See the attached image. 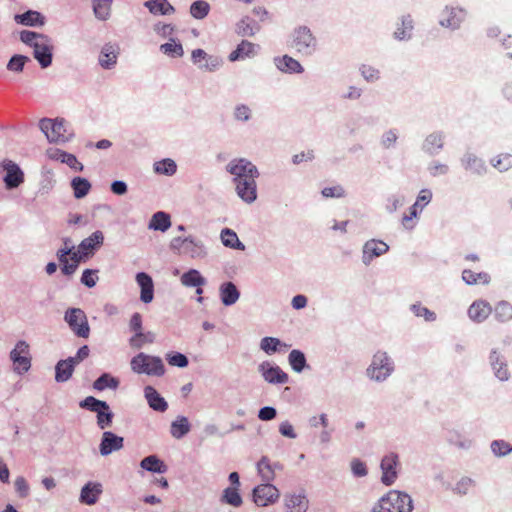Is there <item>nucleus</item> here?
I'll return each mask as SVG.
<instances>
[{
	"mask_svg": "<svg viewBox=\"0 0 512 512\" xmlns=\"http://www.w3.org/2000/svg\"><path fill=\"white\" fill-rule=\"evenodd\" d=\"M412 510V499L407 493L390 490L379 499L373 512H412Z\"/></svg>",
	"mask_w": 512,
	"mask_h": 512,
	"instance_id": "nucleus-1",
	"label": "nucleus"
},
{
	"mask_svg": "<svg viewBox=\"0 0 512 512\" xmlns=\"http://www.w3.org/2000/svg\"><path fill=\"white\" fill-rule=\"evenodd\" d=\"M130 366L132 371L137 374L162 376L165 373V367L160 357L147 355L143 352L131 359Z\"/></svg>",
	"mask_w": 512,
	"mask_h": 512,
	"instance_id": "nucleus-2",
	"label": "nucleus"
},
{
	"mask_svg": "<svg viewBox=\"0 0 512 512\" xmlns=\"http://www.w3.org/2000/svg\"><path fill=\"white\" fill-rule=\"evenodd\" d=\"M292 48L302 55H312L317 48V40L305 26L296 28L292 35Z\"/></svg>",
	"mask_w": 512,
	"mask_h": 512,
	"instance_id": "nucleus-3",
	"label": "nucleus"
},
{
	"mask_svg": "<svg viewBox=\"0 0 512 512\" xmlns=\"http://www.w3.org/2000/svg\"><path fill=\"white\" fill-rule=\"evenodd\" d=\"M64 320L72 332L80 338L87 339L90 335V326L85 312L80 308L66 310Z\"/></svg>",
	"mask_w": 512,
	"mask_h": 512,
	"instance_id": "nucleus-4",
	"label": "nucleus"
},
{
	"mask_svg": "<svg viewBox=\"0 0 512 512\" xmlns=\"http://www.w3.org/2000/svg\"><path fill=\"white\" fill-rule=\"evenodd\" d=\"M170 247L180 255H187L191 258H202L206 255L204 245L191 237H175L171 240Z\"/></svg>",
	"mask_w": 512,
	"mask_h": 512,
	"instance_id": "nucleus-5",
	"label": "nucleus"
},
{
	"mask_svg": "<svg viewBox=\"0 0 512 512\" xmlns=\"http://www.w3.org/2000/svg\"><path fill=\"white\" fill-rule=\"evenodd\" d=\"M39 127L49 142H65L68 140L66 125L63 119L43 118L39 122Z\"/></svg>",
	"mask_w": 512,
	"mask_h": 512,
	"instance_id": "nucleus-6",
	"label": "nucleus"
},
{
	"mask_svg": "<svg viewBox=\"0 0 512 512\" xmlns=\"http://www.w3.org/2000/svg\"><path fill=\"white\" fill-rule=\"evenodd\" d=\"M393 371L390 358L385 352L378 351L374 354L371 365L367 369V374L376 381L385 380Z\"/></svg>",
	"mask_w": 512,
	"mask_h": 512,
	"instance_id": "nucleus-7",
	"label": "nucleus"
},
{
	"mask_svg": "<svg viewBox=\"0 0 512 512\" xmlns=\"http://www.w3.org/2000/svg\"><path fill=\"white\" fill-rule=\"evenodd\" d=\"M0 169L5 172L3 182L7 190L18 188L25 181V175L20 166L10 159L0 162Z\"/></svg>",
	"mask_w": 512,
	"mask_h": 512,
	"instance_id": "nucleus-8",
	"label": "nucleus"
},
{
	"mask_svg": "<svg viewBox=\"0 0 512 512\" xmlns=\"http://www.w3.org/2000/svg\"><path fill=\"white\" fill-rule=\"evenodd\" d=\"M253 501L259 507H266L276 503L280 498L278 488L271 483L257 485L253 489Z\"/></svg>",
	"mask_w": 512,
	"mask_h": 512,
	"instance_id": "nucleus-9",
	"label": "nucleus"
},
{
	"mask_svg": "<svg viewBox=\"0 0 512 512\" xmlns=\"http://www.w3.org/2000/svg\"><path fill=\"white\" fill-rule=\"evenodd\" d=\"M227 171L234 176V183L242 179H249L250 174H253V177L259 176L256 166L244 158L232 160L227 165Z\"/></svg>",
	"mask_w": 512,
	"mask_h": 512,
	"instance_id": "nucleus-10",
	"label": "nucleus"
},
{
	"mask_svg": "<svg viewBox=\"0 0 512 512\" xmlns=\"http://www.w3.org/2000/svg\"><path fill=\"white\" fill-rule=\"evenodd\" d=\"M14 370L18 373L27 372L31 366L29 345L25 341H19L10 353Z\"/></svg>",
	"mask_w": 512,
	"mask_h": 512,
	"instance_id": "nucleus-11",
	"label": "nucleus"
},
{
	"mask_svg": "<svg viewBox=\"0 0 512 512\" xmlns=\"http://www.w3.org/2000/svg\"><path fill=\"white\" fill-rule=\"evenodd\" d=\"M381 482L386 485H392L398 477L399 457L396 453H389L381 460Z\"/></svg>",
	"mask_w": 512,
	"mask_h": 512,
	"instance_id": "nucleus-12",
	"label": "nucleus"
},
{
	"mask_svg": "<svg viewBox=\"0 0 512 512\" xmlns=\"http://www.w3.org/2000/svg\"><path fill=\"white\" fill-rule=\"evenodd\" d=\"M265 381L272 384H284L288 382V375L279 366H273L270 362H262L259 367Z\"/></svg>",
	"mask_w": 512,
	"mask_h": 512,
	"instance_id": "nucleus-13",
	"label": "nucleus"
},
{
	"mask_svg": "<svg viewBox=\"0 0 512 512\" xmlns=\"http://www.w3.org/2000/svg\"><path fill=\"white\" fill-rule=\"evenodd\" d=\"M249 176V179H242L235 183L237 195L246 203H252L257 198V177H253V174Z\"/></svg>",
	"mask_w": 512,
	"mask_h": 512,
	"instance_id": "nucleus-14",
	"label": "nucleus"
},
{
	"mask_svg": "<svg viewBox=\"0 0 512 512\" xmlns=\"http://www.w3.org/2000/svg\"><path fill=\"white\" fill-rule=\"evenodd\" d=\"M33 55L35 59L38 60L42 68L48 67L52 62V46L50 44V40L45 38H40L38 43H35V47L33 48Z\"/></svg>",
	"mask_w": 512,
	"mask_h": 512,
	"instance_id": "nucleus-15",
	"label": "nucleus"
},
{
	"mask_svg": "<svg viewBox=\"0 0 512 512\" xmlns=\"http://www.w3.org/2000/svg\"><path fill=\"white\" fill-rule=\"evenodd\" d=\"M123 443V437L117 436L113 432L106 431L103 433L102 440L100 443V453L103 456H107L114 451L122 449Z\"/></svg>",
	"mask_w": 512,
	"mask_h": 512,
	"instance_id": "nucleus-16",
	"label": "nucleus"
},
{
	"mask_svg": "<svg viewBox=\"0 0 512 512\" xmlns=\"http://www.w3.org/2000/svg\"><path fill=\"white\" fill-rule=\"evenodd\" d=\"M103 242V233L101 231H95L89 237L83 239L78 248L80 249V253L88 258L94 254L96 249L103 245Z\"/></svg>",
	"mask_w": 512,
	"mask_h": 512,
	"instance_id": "nucleus-17",
	"label": "nucleus"
},
{
	"mask_svg": "<svg viewBox=\"0 0 512 512\" xmlns=\"http://www.w3.org/2000/svg\"><path fill=\"white\" fill-rule=\"evenodd\" d=\"M465 17V12L459 8H445L442 12L440 24L447 28H458Z\"/></svg>",
	"mask_w": 512,
	"mask_h": 512,
	"instance_id": "nucleus-18",
	"label": "nucleus"
},
{
	"mask_svg": "<svg viewBox=\"0 0 512 512\" xmlns=\"http://www.w3.org/2000/svg\"><path fill=\"white\" fill-rule=\"evenodd\" d=\"M491 305L484 300L474 301L469 309L468 315L475 322H483L491 314Z\"/></svg>",
	"mask_w": 512,
	"mask_h": 512,
	"instance_id": "nucleus-19",
	"label": "nucleus"
},
{
	"mask_svg": "<svg viewBox=\"0 0 512 512\" xmlns=\"http://www.w3.org/2000/svg\"><path fill=\"white\" fill-rule=\"evenodd\" d=\"M47 154L50 159L60 161L61 163H65L75 171L83 170V165L77 160V158L73 154L67 153L60 149H50L48 150Z\"/></svg>",
	"mask_w": 512,
	"mask_h": 512,
	"instance_id": "nucleus-20",
	"label": "nucleus"
},
{
	"mask_svg": "<svg viewBox=\"0 0 512 512\" xmlns=\"http://www.w3.org/2000/svg\"><path fill=\"white\" fill-rule=\"evenodd\" d=\"M258 46L247 40H242L237 48L229 55V60L235 62L246 58L254 57L257 53Z\"/></svg>",
	"mask_w": 512,
	"mask_h": 512,
	"instance_id": "nucleus-21",
	"label": "nucleus"
},
{
	"mask_svg": "<svg viewBox=\"0 0 512 512\" xmlns=\"http://www.w3.org/2000/svg\"><path fill=\"white\" fill-rule=\"evenodd\" d=\"M136 281L141 287V301L144 303H150L154 297V286L152 278L148 274L140 272L136 275Z\"/></svg>",
	"mask_w": 512,
	"mask_h": 512,
	"instance_id": "nucleus-22",
	"label": "nucleus"
},
{
	"mask_svg": "<svg viewBox=\"0 0 512 512\" xmlns=\"http://www.w3.org/2000/svg\"><path fill=\"white\" fill-rule=\"evenodd\" d=\"M191 57L194 64H197L200 68H205L209 71L216 69L220 65V60L218 58L208 56L203 49L193 50Z\"/></svg>",
	"mask_w": 512,
	"mask_h": 512,
	"instance_id": "nucleus-23",
	"label": "nucleus"
},
{
	"mask_svg": "<svg viewBox=\"0 0 512 512\" xmlns=\"http://www.w3.org/2000/svg\"><path fill=\"white\" fill-rule=\"evenodd\" d=\"M308 500L302 494H289L285 496V512H306L308 509Z\"/></svg>",
	"mask_w": 512,
	"mask_h": 512,
	"instance_id": "nucleus-24",
	"label": "nucleus"
},
{
	"mask_svg": "<svg viewBox=\"0 0 512 512\" xmlns=\"http://www.w3.org/2000/svg\"><path fill=\"white\" fill-rule=\"evenodd\" d=\"M431 197H432V194H431V192L429 190L425 189V190H421L420 191L416 203L410 209L409 215H405L402 218V224H403L404 227H406V228H412L413 227L412 221H413V219L417 215L416 207L418 205L425 206L426 204H428L430 202Z\"/></svg>",
	"mask_w": 512,
	"mask_h": 512,
	"instance_id": "nucleus-25",
	"label": "nucleus"
},
{
	"mask_svg": "<svg viewBox=\"0 0 512 512\" xmlns=\"http://www.w3.org/2000/svg\"><path fill=\"white\" fill-rule=\"evenodd\" d=\"M84 258L87 257L84 256V254L80 253L79 248L77 251H75L74 249L71 250V253H69L68 256L65 257L63 262H60V264L62 265V273L65 275H72L76 271L81 260Z\"/></svg>",
	"mask_w": 512,
	"mask_h": 512,
	"instance_id": "nucleus-26",
	"label": "nucleus"
},
{
	"mask_svg": "<svg viewBox=\"0 0 512 512\" xmlns=\"http://www.w3.org/2000/svg\"><path fill=\"white\" fill-rule=\"evenodd\" d=\"M101 492H102V489H101V485L99 483L89 482L81 490V495H80L81 502H83L87 505H93L96 503Z\"/></svg>",
	"mask_w": 512,
	"mask_h": 512,
	"instance_id": "nucleus-27",
	"label": "nucleus"
},
{
	"mask_svg": "<svg viewBox=\"0 0 512 512\" xmlns=\"http://www.w3.org/2000/svg\"><path fill=\"white\" fill-rule=\"evenodd\" d=\"M144 392L148 404L152 409L160 412H164L167 409V402L152 386L145 387Z\"/></svg>",
	"mask_w": 512,
	"mask_h": 512,
	"instance_id": "nucleus-28",
	"label": "nucleus"
},
{
	"mask_svg": "<svg viewBox=\"0 0 512 512\" xmlns=\"http://www.w3.org/2000/svg\"><path fill=\"white\" fill-rule=\"evenodd\" d=\"M279 466L272 464L268 457L263 456L257 463V471L263 481L270 483L275 479V469Z\"/></svg>",
	"mask_w": 512,
	"mask_h": 512,
	"instance_id": "nucleus-29",
	"label": "nucleus"
},
{
	"mask_svg": "<svg viewBox=\"0 0 512 512\" xmlns=\"http://www.w3.org/2000/svg\"><path fill=\"white\" fill-rule=\"evenodd\" d=\"M75 366L76 365L69 358L66 359V360H60L57 363L56 367H55V371H56L55 379H56V381L57 382H65L68 379H70V377L73 374Z\"/></svg>",
	"mask_w": 512,
	"mask_h": 512,
	"instance_id": "nucleus-30",
	"label": "nucleus"
},
{
	"mask_svg": "<svg viewBox=\"0 0 512 512\" xmlns=\"http://www.w3.org/2000/svg\"><path fill=\"white\" fill-rule=\"evenodd\" d=\"M145 6L152 14L171 15L175 12L168 0H149L145 2Z\"/></svg>",
	"mask_w": 512,
	"mask_h": 512,
	"instance_id": "nucleus-31",
	"label": "nucleus"
},
{
	"mask_svg": "<svg viewBox=\"0 0 512 512\" xmlns=\"http://www.w3.org/2000/svg\"><path fill=\"white\" fill-rule=\"evenodd\" d=\"M220 296L224 305L230 306L239 299V291L232 282L224 283L220 288Z\"/></svg>",
	"mask_w": 512,
	"mask_h": 512,
	"instance_id": "nucleus-32",
	"label": "nucleus"
},
{
	"mask_svg": "<svg viewBox=\"0 0 512 512\" xmlns=\"http://www.w3.org/2000/svg\"><path fill=\"white\" fill-rule=\"evenodd\" d=\"M490 361L496 377L502 381L507 380L509 378L507 364L501 360L500 355L496 351L491 353Z\"/></svg>",
	"mask_w": 512,
	"mask_h": 512,
	"instance_id": "nucleus-33",
	"label": "nucleus"
},
{
	"mask_svg": "<svg viewBox=\"0 0 512 512\" xmlns=\"http://www.w3.org/2000/svg\"><path fill=\"white\" fill-rule=\"evenodd\" d=\"M181 283L186 287H200L206 284V280L198 270L190 269L181 276Z\"/></svg>",
	"mask_w": 512,
	"mask_h": 512,
	"instance_id": "nucleus-34",
	"label": "nucleus"
},
{
	"mask_svg": "<svg viewBox=\"0 0 512 512\" xmlns=\"http://www.w3.org/2000/svg\"><path fill=\"white\" fill-rule=\"evenodd\" d=\"M171 226L170 216L162 211L156 212L149 223V228L165 232Z\"/></svg>",
	"mask_w": 512,
	"mask_h": 512,
	"instance_id": "nucleus-35",
	"label": "nucleus"
},
{
	"mask_svg": "<svg viewBox=\"0 0 512 512\" xmlns=\"http://www.w3.org/2000/svg\"><path fill=\"white\" fill-rule=\"evenodd\" d=\"M15 20L26 26H37L44 24V17L37 11H27L21 15H16Z\"/></svg>",
	"mask_w": 512,
	"mask_h": 512,
	"instance_id": "nucleus-36",
	"label": "nucleus"
},
{
	"mask_svg": "<svg viewBox=\"0 0 512 512\" xmlns=\"http://www.w3.org/2000/svg\"><path fill=\"white\" fill-rule=\"evenodd\" d=\"M388 245L379 240H370L364 245V255H368L370 258L378 257L388 251Z\"/></svg>",
	"mask_w": 512,
	"mask_h": 512,
	"instance_id": "nucleus-37",
	"label": "nucleus"
},
{
	"mask_svg": "<svg viewBox=\"0 0 512 512\" xmlns=\"http://www.w3.org/2000/svg\"><path fill=\"white\" fill-rule=\"evenodd\" d=\"M277 67L284 72L301 73L303 68L301 64L294 58L284 55L282 58L276 59Z\"/></svg>",
	"mask_w": 512,
	"mask_h": 512,
	"instance_id": "nucleus-38",
	"label": "nucleus"
},
{
	"mask_svg": "<svg viewBox=\"0 0 512 512\" xmlns=\"http://www.w3.org/2000/svg\"><path fill=\"white\" fill-rule=\"evenodd\" d=\"M462 279L467 283L468 285H474V284H488L490 282V276L489 274L485 272H474L470 269H465L462 272Z\"/></svg>",
	"mask_w": 512,
	"mask_h": 512,
	"instance_id": "nucleus-39",
	"label": "nucleus"
},
{
	"mask_svg": "<svg viewBox=\"0 0 512 512\" xmlns=\"http://www.w3.org/2000/svg\"><path fill=\"white\" fill-rule=\"evenodd\" d=\"M190 431V424L186 417H178L174 422L171 424V435L176 438L180 439L184 435H186Z\"/></svg>",
	"mask_w": 512,
	"mask_h": 512,
	"instance_id": "nucleus-40",
	"label": "nucleus"
},
{
	"mask_svg": "<svg viewBox=\"0 0 512 512\" xmlns=\"http://www.w3.org/2000/svg\"><path fill=\"white\" fill-rule=\"evenodd\" d=\"M221 241L226 247L244 249V245L240 242L237 234L229 228H225L221 231Z\"/></svg>",
	"mask_w": 512,
	"mask_h": 512,
	"instance_id": "nucleus-41",
	"label": "nucleus"
},
{
	"mask_svg": "<svg viewBox=\"0 0 512 512\" xmlns=\"http://www.w3.org/2000/svg\"><path fill=\"white\" fill-rule=\"evenodd\" d=\"M413 30V20L410 15H406L402 17L401 26L397 27L394 32V36L396 39L404 40L411 37V32Z\"/></svg>",
	"mask_w": 512,
	"mask_h": 512,
	"instance_id": "nucleus-42",
	"label": "nucleus"
},
{
	"mask_svg": "<svg viewBox=\"0 0 512 512\" xmlns=\"http://www.w3.org/2000/svg\"><path fill=\"white\" fill-rule=\"evenodd\" d=\"M71 186L73 188L74 196L78 199L85 197L91 189L90 182L81 177H75L71 182Z\"/></svg>",
	"mask_w": 512,
	"mask_h": 512,
	"instance_id": "nucleus-43",
	"label": "nucleus"
},
{
	"mask_svg": "<svg viewBox=\"0 0 512 512\" xmlns=\"http://www.w3.org/2000/svg\"><path fill=\"white\" fill-rule=\"evenodd\" d=\"M140 465L143 469L151 472L164 473L166 471L164 463L154 455L145 457Z\"/></svg>",
	"mask_w": 512,
	"mask_h": 512,
	"instance_id": "nucleus-44",
	"label": "nucleus"
},
{
	"mask_svg": "<svg viewBox=\"0 0 512 512\" xmlns=\"http://www.w3.org/2000/svg\"><path fill=\"white\" fill-rule=\"evenodd\" d=\"M117 53L112 45H105L101 51L99 62L102 67L110 68L116 63Z\"/></svg>",
	"mask_w": 512,
	"mask_h": 512,
	"instance_id": "nucleus-45",
	"label": "nucleus"
},
{
	"mask_svg": "<svg viewBox=\"0 0 512 512\" xmlns=\"http://www.w3.org/2000/svg\"><path fill=\"white\" fill-rule=\"evenodd\" d=\"M222 501L231 506H234V507L241 506L243 501H242V497L239 493V488L238 487H227L223 491Z\"/></svg>",
	"mask_w": 512,
	"mask_h": 512,
	"instance_id": "nucleus-46",
	"label": "nucleus"
},
{
	"mask_svg": "<svg viewBox=\"0 0 512 512\" xmlns=\"http://www.w3.org/2000/svg\"><path fill=\"white\" fill-rule=\"evenodd\" d=\"M154 340H155V335L153 332L144 333V332L140 331V332L134 334L130 338L129 344L131 347L139 349L145 344L153 343Z\"/></svg>",
	"mask_w": 512,
	"mask_h": 512,
	"instance_id": "nucleus-47",
	"label": "nucleus"
},
{
	"mask_svg": "<svg viewBox=\"0 0 512 512\" xmlns=\"http://www.w3.org/2000/svg\"><path fill=\"white\" fill-rule=\"evenodd\" d=\"M95 16L100 20H106L110 16L112 0H92Z\"/></svg>",
	"mask_w": 512,
	"mask_h": 512,
	"instance_id": "nucleus-48",
	"label": "nucleus"
},
{
	"mask_svg": "<svg viewBox=\"0 0 512 512\" xmlns=\"http://www.w3.org/2000/svg\"><path fill=\"white\" fill-rule=\"evenodd\" d=\"M119 381L107 373L102 374L93 384L94 389L102 391L106 388L116 389Z\"/></svg>",
	"mask_w": 512,
	"mask_h": 512,
	"instance_id": "nucleus-49",
	"label": "nucleus"
},
{
	"mask_svg": "<svg viewBox=\"0 0 512 512\" xmlns=\"http://www.w3.org/2000/svg\"><path fill=\"white\" fill-rule=\"evenodd\" d=\"M210 11V5L208 2L203 0H198L192 3L190 6V14L195 19H203L205 18Z\"/></svg>",
	"mask_w": 512,
	"mask_h": 512,
	"instance_id": "nucleus-50",
	"label": "nucleus"
},
{
	"mask_svg": "<svg viewBox=\"0 0 512 512\" xmlns=\"http://www.w3.org/2000/svg\"><path fill=\"white\" fill-rule=\"evenodd\" d=\"M80 406L96 413L101 409L109 410V405L105 401L98 400L93 396L86 397L80 402Z\"/></svg>",
	"mask_w": 512,
	"mask_h": 512,
	"instance_id": "nucleus-51",
	"label": "nucleus"
},
{
	"mask_svg": "<svg viewBox=\"0 0 512 512\" xmlns=\"http://www.w3.org/2000/svg\"><path fill=\"white\" fill-rule=\"evenodd\" d=\"M289 364L296 372H301L306 365L305 355L299 350H292L288 356Z\"/></svg>",
	"mask_w": 512,
	"mask_h": 512,
	"instance_id": "nucleus-52",
	"label": "nucleus"
},
{
	"mask_svg": "<svg viewBox=\"0 0 512 512\" xmlns=\"http://www.w3.org/2000/svg\"><path fill=\"white\" fill-rule=\"evenodd\" d=\"M177 166L172 159H163L154 164V170L158 174L173 175L176 172Z\"/></svg>",
	"mask_w": 512,
	"mask_h": 512,
	"instance_id": "nucleus-53",
	"label": "nucleus"
},
{
	"mask_svg": "<svg viewBox=\"0 0 512 512\" xmlns=\"http://www.w3.org/2000/svg\"><path fill=\"white\" fill-rule=\"evenodd\" d=\"M494 314L501 322L509 321L512 319V305L502 301L496 305Z\"/></svg>",
	"mask_w": 512,
	"mask_h": 512,
	"instance_id": "nucleus-54",
	"label": "nucleus"
},
{
	"mask_svg": "<svg viewBox=\"0 0 512 512\" xmlns=\"http://www.w3.org/2000/svg\"><path fill=\"white\" fill-rule=\"evenodd\" d=\"M160 50L167 55L174 57H181L184 53L183 47L180 43H176L174 40L167 42L160 46Z\"/></svg>",
	"mask_w": 512,
	"mask_h": 512,
	"instance_id": "nucleus-55",
	"label": "nucleus"
},
{
	"mask_svg": "<svg viewBox=\"0 0 512 512\" xmlns=\"http://www.w3.org/2000/svg\"><path fill=\"white\" fill-rule=\"evenodd\" d=\"M281 345V341L274 337H264L260 343L261 349L269 355L275 353Z\"/></svg>",
	"mask_w": 512,
	"mask_h": 512,
	"instance_id": "nucleus-56",
	"label": "nucleus"
},
{
	"mask_svg": "<svg viewBox=\"0 0 512 512\" xmlns=\"http://www.w3.org/2000/svg\"><path fill=\"white\" fill-rule=\"evenodd\" d=\"M492 163L500 172L507 171L512 166V155L500 154L492 161Z\"/></svg>",
	"mask_w": 512,
	"mask_h": 512,
	"instance_id": "nucleus-57",
	"label": "nucleus"
},
{
	"mask_svg": "<svg viewBox=\"0 0 512 512\" xmlns=\"http://www.w3.org/2000/svg\"><path fill=\"white\" fill-rule=\"evenodd\" d=\"M113 413L109 410L101 409L97 412V425L100 429H105L111 426Z\"/></svg>",
	"mask_w": 512,
	"mask_h": 512,
	"instance_id": "nucleus-58",
	"label": "nucleus"
},
{
	"mask_svg": "<svg viewBox=\"0 0 512 512\" xmlns=\"http://www.w3.org/2000/svg\"><path fill=\"white\" fill-rule=\"evenodd\" d=\"M28 57L23 55H14L7 64V69L14 72H20L23 70L25 63L28 61Z\"/></svg>",
	"mask_w": 512,
	"mask_h": 512,
	"instance_id": "nucleus-59",
	"label": "nucleus"
},
{
	"mask_svg": "<svg viewBox=\"0 0 512 512\" xmlns=\"http://www.w3.org/2000/svg\"><path fill=\"white\" fill-rule=\"evenodd\" d=\"M411 309L417 317H423L426 321H434L436 319L435 313L421 304H414Z\"/></svg>",
	"mask_w": 512,
	"mask_h": 512,
	"instance_id": "nucleus-60",
	"label": "nucleus"
},
{
	"mask_svg": "<svg viewBox=\"0 0 512 512\" xmlns=\"http://www.w3.org/2000/svg\"><path fill=\"white\" fill-rule=\"evenodd\" d=\"M321 193L325 198H342L346 195L345 189L341 185L325 187Z\"/></svg>",
	"mask_w": 512,
	"mask_h": 512,
	"instance_id": "nucleus-61",
	"label": "nucleus"
},
{
	"mask_svg": "<svg viewBox=\"0 0 512 512\" xmlns=\"http://www.w3.org/2000/svg\"><path fill=\"white\" fill-rule=\"evenodd\" d=\"M46 36L37 34L32 31L24 30L20 33V39L22 42L30 45L31 47H35V43H38L40 38H45Z\"/></svg>",
	"mask_w": 512,
	"mask_h": 512,
	"instance_id": "nucleus-62",
	"label": "nucleus"
},
{
	"mask_svg": "<svg viewBox=\"0 0 512 512\" xmlns=\"http://www.w3.org/2000/svg\"><path fill=\"white\" fill-rule=\"evenodd\" d=\"M97 280H98L97 270H91V269L84 270L82 277H81L82 284H84L85 286H87L89 288H92L96 285Z\"/></svg>",
	"mask_w": 512,
	"mask_h": 512,
	"instance_id": "nucleus-63",
	"label": "nucleus"
},
{
	"mask_svg": "<svg viewBox=\"0 0 512 512\" xmlns=\"http://www.w3.org/2000/svg\"><path fill=\"white\" fill-rule=\"evenodd\" d=\"M493 453L497 456H504L512 451V448L505 441H493L491 444Z\"/></svg>",
	"mask_w": 512,
	"mask_h": 512,
	"instance_id": "nucleus-64",
	"label": "nucleus"
}]
</instances>
